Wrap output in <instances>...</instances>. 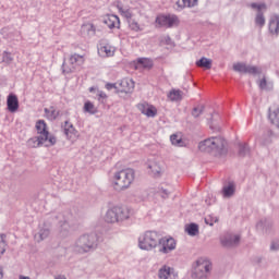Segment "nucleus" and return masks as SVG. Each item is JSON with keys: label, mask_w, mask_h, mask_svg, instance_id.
Wrapping results in <instances>:
<instances>
[{"label": "nucleus", "mask_w": 279, "mask_h": 279, "mask_svg": "<svg viewBox=\"0 0 279 279\" xmlns=\"http://www.w3.org/2000/svg\"><path fill=\"white\" fill-rule=\"evenodd\" d=\"M84 110H85V112H87L89 114H96L97 113V108L89 100L85 102Z\"/></svg>", "instance_id": "nucleus-35"}, {"label": "nucleus", "mask_w": 279, "mask_h": 279, "mask_svg": "<svg viewBox=\"0 0 279 279\" xmlns=\"http://www.w3.org/2000/svg\"><path fill=\"white\" fill-rule=\"evenodd\" d=\"M149 169L153 170V166H149Z\"/></svg>", "instance_id": "nucleus-55"}, {"label": "nucleus", "mask_w": 279, "mask_h": 279, "mask_svg": "<svg viewBox=\"0 0 279 279\" xmlns=\"http://www.w3.org/2000/svg\"><path fill=\"white\" fill-rule=\"evenodd\" d=\"M198 3V0H178L177 7L178 11H182L186 8H195Z\"/></svg>", "instance_id": "nucleus-25"}, {"label": "nucleus", "mask_w": 279, "mask_h": 279, "mask_svg": "<svg viewBox=\"0 0 279 279\" xmlns=\"http://www.w3.org/2000/svg\"><path fill=\"white\" fill-rule=\"evenodd\" d=\"M185 232L190 236H196L199 234V227L197 223L192 222V223L185 226Z\"/></svg>", "instance_id": "nucleus-29"}, {"label": "nucleus", "mask_w": 279, "mask_h": 279, "mask_svg": "<svg viewBox=\"0 0 279 279\" xmlns=\"http://www.w3.org/2000/svg\"><path fill=\"white\" fill-rule=\"evenodd\" d=\"M204 105H197L192 109V117L198 118L204 112Z\"/></svg>", "instance_id": "nucleus-37"}, {"label": "nucleus", "mask_w": 279, "mask_h": 279, "mask_svg": "<svg viewBox=\"0 0 279 279\" xmlns=\"http://www.w3.org/2000/svg\"><path fill=\"white\" fill-rule=\"evenodd\" d=\"M104 23L110 28H120V19L116 14H109L105 17Z\"/></svg>", "instance_id": "nucleus-20"}, {"label": "nucleus", "mask_w": 279, "mask_h": 279, "mask_svg": "<svg viewBox=\"0 0 279 279\" xmlns=\"http://www.w3.org/2000/svg\"><path fill=\"white\" fill-rule=\"evenodd\" d=\"M63 130H64V135L69 141H76L80 136L78 131L74 128L73 123H71L69 120L64 122Z\"/></svg>", "instance_id": "nucleus-16"}, {"label": "nucleus", "mask_w": 279, "mask_h": 279, "mask_svg": "<svg viewBox=\"0 0 279 279\" xmlns=\"http://www.w3.org/2000/svg\"><path fill=\"white\" fill-rule=\"evenodd\" d=\"M210 269L211 264L209 260L198 258V260H196V267L194 268L192 277H194V279H207Z\"/></svg>", "instance_id": "nucleus-9"}, {"label": "nucleus", "mask_w": 279, "mask_h": 279, "mask_svg": "<svg viewBox=\"0 0 279 279\" xmlns=\"http://www.w3.org/2000/svg\"><path fill=\"white\" fill-rule=\"evenodd\" d=\"M56 279H66V278L62 275H59V276L56 277Z\"/></svg>", "instance_id": "nucleus-51"}, {"label": "nucleus", "mask_w": 279, "mask_h": 279, "mask_svg": "<svg viewBox=\"0 0 279 279\" xmlns=\"http://www.w3.org/2000/svg\"><path fill=\"white\" fill-rule=\"evenodd\" d=\"M50 234V230L48 227H43L40 228L39 232L35 235V238L38 241H44L45 239H47Z\"/></svg>", "instance_id": "nucleus-31"}, {"label": "nucleus", "mask_w": 279, "mask_h": 279, "mask_svg": "<svg viewBox=\"0 0 279 279\" xmlns=\"http://www.w3.org/2000/svg\"><path fill=\"white\" fill-rule=\"evenodd\" d=\"M116 48L107 43H101L98 47V54L101 58H112L114 56Z\"/></svg>", "instance_id": "nucleus-18"}, {"label": "nucleus", "mask_w": 279, "mask_h": 279, "mask_svg": "<svg viewBox=\"0 0 279 279\" xmlns=\"http://www.w3.org/2000/svg\"><path fill=\"white\" fill-rule=\"evenodd\" d=\"M60 226L61 228H64V230H66L69 227L68 220L66 219L60 220Z\"/></svg>", "instance_id": "nucleus-46"}, {"label": "nucleus", "mask_w": 279, "mask_h": 279, "mask_svg": "<svg viewBox=\"0 0 279 279\" xmlns=\"http://www.w3.org/2000/svg\"><path fill=\"white\" fill-rule=\"evenodd\" d=\"M268 120L274 126L279 129V105L274 104L268 108Z\"/></svg>", "instance_id": "nucleus-17"}, {"label": "nucleus", "mask_w": 279, "mask_h": 279, "mask_svg": "<svg viewBox=\"0 0 279 279\" xmlns=\"http://www.w3.org/2000/svg\"><path fill=\"white\" fill-rule=\"evenodd\" d=\"M240 241H241L240 234L227 232L220 235V244H222L223 247H235L240 244Z\"/></svg>", "instance_id": "nucleus-13"}, {"label": "nucleus", "mask_w": 279, "mask_h": 279, "mask_svg": "<svg viewBox=\"0 0 279 279\" xmlns=\"http://www.w3.org/2000/svg\"><path fill=\"white\" fill-rule=\"evenodd\" d=\"M135 180V170L126 168L114 172L112 177V185L116 191L121 192L128 190Z\"/></svg>", "instance_id": "nucleus-1"}, {"label": "nucleus", "mask_w": 279, "mask_h": 279, "mask_svg": "<svg viewBox=\"0 0 279 279\" xmlns=\"http://www.w3.org/2000/svg\"><path fill=\"white\" fill-rule=\"evenodd\" d=\"M168 98L173 102L181 101L183 99V92L181 89H172L168 94Z\"/></svg>", "instance_id": "nucleus-28"}, {"label": "nucleus", "mask_w": 279, "mask_h": 279, "mask_svg": "<svg viewBox=\"0 0 279 279\" xmlns=\"http://www.w3.org/2000/svg\"><path fill=\"white\" fill-rule=\"evenodd\" d=\"M114 88H117V86H116L114 83H107V84H106V89H107V90H112V89H114Z\"/></svg>", "instance_id": "nucleus-45"}, {"label": "nucleus", "mask_w": 279, "mask_h": 279, "mask_svg": "<svg viewBox=\"0 0 279 279\" xmlns=\"http://www.w3.org/2000/svg\"><path fill=\"white\" fill-rule=\"evenodd\" d=\"M158 246H159V252L161 254H169V253H171V252H173L175 250L177 241L172 236H163V238H161L159 235Z\"/></svg>", "instance_id": "nucleus-11"}, {"label": "nucleus", "mask_w": 279, "mask_h": 279, "mask_svg": "<svg viewBox=\"0 0 279 279\" xmlns=\"http://www.w3.org/2000/svg\"><path fill=\"white\" fill-rule=\"evenodd\" d=\"M156 194H158L159 196H161L163 199L169 198L170 196V192L167 189H163L162 186H159L156 190Z\"/></svg>", "instance_id": "nucleus-39"}, {"label": "nucleus", "mask_w": 279, "mask_h": 279, "mask_svg": "<svg viewBox=\"0 0 279 279\" xmlns=\"http://www.w3.org/2000/svg\"><path fill=\"white\" fill-rule=\"evenodd\" d=\"M134 215L133 209L122 206H113L106 214V221L109 223L123 222Z\"/></svg>", "instance_id": "nucleus-6"}, {"label": "nucleus", "mask_w": 279, "mask_h": 279, "mask_svg": "<svg viewBox=\"0 0 279 279\" xmlns=\"http://www.w3.org/2000/svg\"><path fill=\"white\" fill-rule=\"evenodd\" d=\"M63 217V215L62 214H60L59 216H58V219H61Z\"/></svg>", "instance_id": "nucleus-54"}, {"label": "nucleus", "mask_w": 279, "mask_h": 279, "mask_svg": "<svg viewBox=\"0 0 279 279\" xmlns=\"http://www.w3.org/2000/svg\"><path fill=\"white\" fill-rule=\"evenodd\" d=\"M165 40L167 45H171V37L170 36H165Z\"/></svg>", "instance_id": "nucleus-49"}, {"label": "nucleus", "mask_w": 279, "mask_h": 279, "mask_svg": "<svg viewBox=\"0 0 279 279\" xmlns=\"http://www.w3.org/2000/svg\"><path fill=\"white\" fill-rule=\"evenodd\" d=\"M179 17L175 14H159L156 17V27L157 28H173L179 26Z\"/></svg>", "instance_id": "nucleus-8"}, {"label": "nucleus", "mask_w": 279, "mask_h": 279, "mask_svg": "<svg viewBox=\"0 0 279 279\" xmlns=\"http://www.w3.org/2000/svg\"><path fill=\"white\" fill-rule=\"evenodd\" d=\"M219 221L218 217L217 216H214V215H209L207 217H205V223L207 226H214L215 223H217Z\"/></svg>", "instance_id": "nucleus-40"}, {"label": "nucleus", "mask_w": 279, "mask_h": 279, "mask_svg": "<svg viewBox=\"0 0 279 279\" xmlns=\"http://www.w3.org/2000/svg\"><path fill=\"white\" fill-rule=\"evenodd\" d=\"M270 250H271V251H278V250H279V244L276 243V242H272V243L270 244Z\"/></svg>", "instance_id": "nucleus-47"}, {"label": "nucleus", "mask_w": 279, "mask_h": 279, "mask_svg": "<svg viewBox=\"0 0 279 279\" xmlns=\"http://www.w3.org/2000/svg\"><path fill=\"white\" fill-rule=\"evenodd\" d=\"M137 109L147 118H156L158 114L157 108L146 101L138 104Z\"/></svg>", "instance_id": "nucleus-15"}, {"label": "nucleus", "mask_w": 279, "mask_h": 279, "mask_svg": "<svg viewBox=\"0 0 279 279\" xmlns=\"http://www.w3.org/2000/svg\"><path fill=\"white\" fill-rule=\"evenodd\" d=\"M45 144L47 145L48 141L44 140L40 136H34V137H31L27 141V145H28L29 148H38V147H41Z\"/></svg>", "instance_id": "nucleus-23"}, {"label": "nucleus", "mask_w": 279, "mask_h": 279, "mask_svg": "<svg viewBox=\"0 0 279 279\" xmlns=\"http://www.w3.org/2000/svg\"><path fill=\"white\" fill-rule=\"evenodd\" d=\"M98 246V236L96 233L82 234L73 245V251L78 254L94 252Z\"/></svg>", "instance_id": "nucleus-3"}, {"label": "nucleus", "mask_w": 279, "mask_h": 279, "mask_svg": "<svg viewBox=\"0 0 279 279\" xmlns=\"http://www.w3.org/2000/svg\"><path fill=\"white\" fill-rule=\"evenodd\" d=\"M170 141H171L172 145L177 146V147H183V145H184L182 137L178 134H172L170 137Z\"/></svg>", "instance_id": "nucleus-34"}, {"label": "nucleus", "mask_w": 279, "mask_h": 279, "mask_svg": "<svg viewBox=\"0 0 279 279\" xmlns=\"http://www.w3.org/2000/svg\"><path fill=\"white\" fill-rule=\"evenodd\" d=\"M129 27L132 32H135V33H140L144 31V27H142L141 24L134 19L129 21Z\"/></svg>", "instance_id": "nucleus-33"}, {"label": "nucleus", "mask_w": 279, "mask_h": 279, "mask_svg": "<svg viewBox=\"0 0 279 279\" xmlns=\"http://www.w3.org/2000/svg\"><path fill=\"white\" fill-rule=\"evenodd\" d=\"M86 58L80 53H72L68 61L64 60L62 64V74L70 75L82 71L85 64Z\"/></svg>", "instance_id": "nucleus-5"}, {"label": "nucleus", "mask_w": 279, "mask_h": 279, "mask_svg": "<svg viewBox=\"0 0 279 279\" xmlns=\"http://www.w3.org/2000/svg\"><path fill=\"white\" fill-rule=\"evenodd\" d=\"M268 31L271 35H279V15L274 14L269 19Z\"/></svg>", "instance_id": "nucleus-19"}, {"label": "nucleus", "mask_w": 279, "mask_h": 279, "mask_svg": "<svg viewBox=\"0 0 279 279\" xmlns=\"http://www.w3.org/2000/svg\"><path fill=\"white\" fill-rule=\"evenodd\" d=\"M89 93L95 94L98 101L102 105H106L108 95L104 90L93 86V87H89Z\"/></svg>", "instance_id": "nucleus-24"}, {"label": "nucleus", "mask_w": 279, "mask_h": 279, "mask_svg": "<svg viewBox=\"0 0 279 279\" xmlns=\"http://www.w3.org/2000/svg\"><path fill=\"white\" fill-rule=\"evenodd\" d=\"M138 64L143 65L145 69L153 68V61L148 58H140Z\"/></svg>", "instance_id": "nucleus-38"}, {"label": "nucleus", "mask_w": 279, "mask_h": 279, "mask_svg": "<svg viewBox=\"0 0 279 279\" xmlns=\"http://www.w3.org/2000/svg\"><path fill=\"white\" fill-rule=\"evenodd\" d=\"M20 279H31L28 276H23V275H21L20 276Z\"/></svg>", "instance_id": "nucleus-52"}, {"label": "nucleus", "mask_w": 279, "mask_h": 279, "mask_svg": "<svg viewBox=\"0 0 279 279\" xmlns=\"http://www.w3.org/2000/svg\"><path fill=\"white\" fill-rule=\"evenodd\" d=\"M16 35H19L20 40H22L21 32H16Z\"/></svg>", "instance_id": "nucleus-53"}, {"label": "nucleus", "mask_w": 279, "mask_h": 279, "mask_svg": "<svg viewBox=\"0 0 279 279\" xmlns=\"http://www.w3.org/2000/svg\"><path fill=\"white\" fill-rule=\"evenodd\" d=\"M160 234L155 230H147L138 236V247L142 251L150 252L159 245Z\"/></svg>", "instance_id": "nucleus-4"}, {"label": "nucleus", "mask_w": 279, "mask_h": 279, "mask_svg": "<svg viewBox=\"0 0 279 279\" xmlns=\"http://www.w3.org/2000/svg\"><path fill=\"white\" fill-rule=\"evenodd\" d=\"M7 246H8V244H7V234L5 233H0V259L7 251Z\"/></svg>", "instance_id": "nucleus-32"}, {"label": "nucleus", "mask_w": 279, "mask_h": 279, "mask_svg": "<svg viewBox=\"0 0 279 279\" xmlns=\"http://www.w3.org/2000/svg\"><path fill=\"white\" fill-rule=\"evenodd\" d=\"M60 112L53 106L50 108H45V117L49 121H56L59 117Z\"/></svg>", "instance_id": "nucleus-26"}, {"label": "nucleus", "mask_w": 279, "mask_h": 279, "mask_svg": "<svg viewBox=\"0 0 279 279\" xmlns=\"http://www.w3.org/2000/svg\"><path fill=\"white\" fill-rule=\"evenodd\" d=\"M179 274L175 271L174 267L167 264L162 265L158 270L159 279H177Z\"/></svg>", "instance_id": "nucleus-14"}, {"label": "nucleus", "mask_w": 279, "mask_h": 279, "mask_svg": "<svg viewBox=\"0 0 279 279\" xmlns=\"http://www.w3.org/2000/svg\"><path fill=\"white\" fill-rule=\"evenodd\" d=\"M233 72L240 74L258 75L262 74L263 70L256 65H248L245 62L233 63Z\"/></svg>", "instance_id": "nucleus-10"}, {"label": "nucleus", "mask_w": 279, "mask_h": 279, "mask_svg": "<svg viewBox=\"0 0 279 279\" xmlns=\"http://www.w3.org/2000/svg\"><path fill=\"white\" fill-rule=\"evenodd\" d=\"M196 66L210 70L213 66V61L208 58H201L198 61H196Z\"/></svg>", "instance_id": "nucleus-30"}, {"label": "nucleus", "mask_w": 279, "mask_h": 279, "mask_svg": "<svg viewBox=\"0 0 279 279\" xmlns=\"http://www.w3.org/2000/svg\"><path fill=\"white\" fill-rule=\"evenodd\" d=\"M235 186L233 182L222 186V197L230 198L234 195Z\"/></svg>", "instance_id": "nucleus-27"}, {"label": "nucleus", "mask_w": 279, "mask_h": 279, "mask_svg": "<svg viewBox=\"0 0 279 279\" xmlns=\"http://www.w3.org/2000/svg\"><path fill=\"white\" fill-rule=\"evenodd\" d=\"M8 110L11 113H15L19 110V98L14 94H10L7 100Z\"/></svg>", "instance_id": "nucleus-21"}, {"label": "nucleus", "mask_w": 279, "mask_h": 279, "mask_svg": "<svg viewBox=\"0 0 279 279\" xmlns=\"http://www.w3.org/2000/svg\"><path fill=\"white\" fill-rule=\"evenodd\" d=\"M153 174H154L155 178H159L160 174H161L160 168H158L156 170H153Z\"/></svg>", "instance_id": "nucleus-48"}, {"label": "nucleus", "mask_w": 279, "mask_h": 279, "mask_svg": "<svg viewBox=\"0 0 279 279\" xmlns=\"http://www.w3.org/2000/svg\"><path fill=\"white\" fill-rule=\"evenodd\" d=\"M122 14L128 20V23L130 21H133V13L131 12V10H124L122 11Z\"/></svg>", "instance_id": "nucleus-42"}, {"label": "nucleus", "mask_w": 279, "mask_h": 279, "mask_svg": "<svg viewBox=\"0 0 279 279\" xmlns=\"http://www.w3.org/2000/svg\"><path fill=\"white\" fill-rule=\"evenodd\" d=\"M272 135H274L272 131H271V130H268V131L266 132V137H264V141H262V144H263L264 146L269 145V144L271 143V137H272Z\"/></svg>", "instance_id": "nucleus-41"}, {"label": "nucleus", "mask_w": 279, "mask_h": 279, "mask_svg": "<svg viewBox=\"0 0 279 279\" xmlns=\"http://www.w3.org/2000/svg\"><path fill=\"white\" fill-rule=\"evenodd\" d=\"M3 278V270H2V267H0V279Z\"/></svg>", "instance_id": "nucleus-50"}, {"label": "nucleus", "mask_w": 279, "mask_h": 279, "mask_svg": "<svg viewBox=\"0 0 279 279\" xmlns=\"http://www.w3.org/2000/svg\"><path fill=\"white\" fill-rule=\"evenodd\" d=\"M36 130H37L38 137L48 142V144H45L46 147H52L57 144V137L53 134L49 133L47 129V123L45 120H38L36 122Z\"/></svg>", "instance_id": "nucleus-7"}, {"label": "nucleus", "mask_w": 279, "mask_h": 279, "mask_svg": "<svg viewBox=\"0 0 279 279\" xmlns=\"http://www.w3.org/2000/svg\"><path fill=\"white\" fill-rule=\"evenodd\" d=\"M239 147L238 155H240V157H245L250 153L247 143H240Z\"/></svg>", "instance_id": "nucleus-36"}, {"label": "nucleus", "mask_w": 279, "mask_h": 279, "mask_svg": "<svg viewBox=\"0 0 279 279\" xmlns=\"http://www.w3.org/2000/svg\"><path fill=\"white\" fill-rule=\"evenodd\" d=\"M259 89H262V90L267 89V80H266V77L259 80Z\"/></svg>", "instance_id": "nucleus-43"}, {"label": "nucleus", "mask_w": 279, "mask_h": 279, "mask_svg": "<svg viewBox=\"0 0 279 279\" xmlns=\"http://www.w3.org/2000/svg\"><path fill=\"white\" fill-rule=\"evenodd\" d=\"M119 86H120L119 90L121 93L129 94L134 89V82L133 80H130V78H123L119 83Z\"/></svg>", "instance_id": "nucleus-22"}, {"label": "nucleus", "mask_w": 279, "mask_h": 279, "mask_svg": "<svg viewBox=\"0 0 279 279\" xmlns=\"http://www.w3.org/2000/svg\"><path fill=\"white\" fill-rule=\"evenodd\" d=\"M251 9L257 10V15H255V25L259 26V28H263L266 24V19L264 13L267 11L266 3H251Z\"/></svg>", "instance_id": "nucleus-12"}, {"label": "nucleus", "mask_w": 279, "mask_h": 279, "mask_svg": "<svg viewBox=\"0 0 279 279\" xmlns=\"http://www.w3.org/2000/svg\"><path fill=\"white\" fill-rule=\"evenodd\" d=\"M226 140L222 136H211L198 143V150L219 156L223 153Z\"/></svg>", "instance_id": "nucleus-2"}, {"label": "nucleus", "mask_w": 279, "mask_h": 279, "mask_svg": "<svg viewBox=\"0 0 279 279\" xmlns=\"http://www.w3.org/2000/svg\"><path fill=\"white\" fill-rule=\"evenodd\" d=\"M3 61H5V62H12L13 61V58H12L10 52L4 51V53H3Z\"/></svg>", "instance_id": "nucleus-44"}]
</instances>
